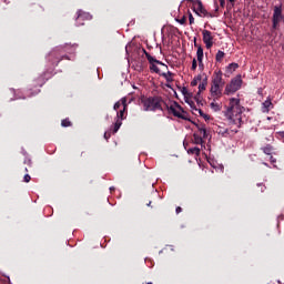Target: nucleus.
Instances as JSON below:
<instances>
[{
  "instance_id": "1",
  "label": "nucleus",
  "mask_w": 284,
  "mask_h": 284,
  "mask_svg": "<svg viewBox=\"0 0 284 284\" xmlns=\"http://www.w3.org/2000/svg\"><path fill=\"white\" fill-rule=\"evenodd\" d=\"M244 110L245 109L243 106H241L240 99L231 98L230 104H229V108L226 111V118L229 119V121L231 123L241 128V123L243 122L242 114H243Z\"/></svg>"
},
{
  "instance_id": "2",
  "label": "nucleus",
  "mask_w": 284,
  "mask_h": 284,
  "mask_svg": "<svg viewBox=\"0 0 284 284\" xmlns=\"http://www.w3.org/2000/svg\"><path fill=\"white\" fill-rule=\"evenodd\" d=\"M140 103L143 106L144 112H156V110H160L161 112H163V98L159 95H154V97L142 95L140 98Z\"/></svg>"
},
{
  "instance_id": "3",
  "label": "nucleus",
  "mask_w": 284,
  "mask_h": 284,
  "mask_svg": "<svg viewBox=\"0 0 284 284\" xmlns=\"http://www.w3.org/2000/svg\"><path fill=\"white\" fill-rule=\"evenodd\" d=\"M70 50H72V45L70 44L55 47L50 51L47 59L48 61H50L51 65L54 68L59 65V61H61V59H68V61H70V58L67 55L68 52H70Z\"/></svg>"
},
{
  "instance_id": "4",
  "label": "nucleus",
  "mask_w": 284,
  "mask_h": 284,
  "mask_svg": "<svg viewBox=\"0 0 284 284\" xmlns=\"http://www.w3.org/2000/svg\"><path fill=\"white\" fill-rule=\"evenodd\" d=\"M197 132L193 134V143L195 145H201V148L205 146V140L207 139V129H205V124H195Z\"/></svg>"
},
{
  "instance_id": "5",
  "label": "nucleus",
  "mask_w": 284,
  "mask_h": 284,
  "mask_svg": "<svg viewBox=\"0 0 284 284\" xmlns=\"http://www.w3.org/2000/svg\"><path fill=\"white\" fill-rule=\"evenodd\" d=\"M192 3V10L197 14V17H214V14L207 12V9L203 7V2L201 0H186Z\"/></svg>"
},
{
  "instance_id": "6",
  "label": "nucleus",
  "mask_w": 284,
  "mask_h": 284,
  "mask_svg": "<svg viewBox=\"0 0 284 284\" xmlns=\"http://www.w3.org/2000/svg\"><path fill=\"white\" fill-rule=\"evenodd\" d=\"M241 85H243V80L241 79V75L235 77L231 80L229 84H226L224 94H234V92H239L241 90Z\"/></svg>"
},
{
  "instance_id": "7",
  "label": "nucleus",
  "mask_w": 284,
  "mask_h": 284,
  "mask_svg": "<svg viewBox=\"0 0 284 284\" xmlns=\"http://www.w3.org/2000/svg\"><path fill=\"white\" fill-rule=\"evenodd\" d=\"M166 108L170 114H173V116L182 119L183 121H187V113L182 109L181 104H179L178 102H173V104Z\"/></svg>"
},
{
  "instance_id": "8",
  "label": "nucleus",
  "mask_w": 284,
  "mask_h": 284,
  "mask_svg": "<svg viewBox=\"0 0 284 284\" xmlns=\"http://www.w3.org/2000/svg\"><path fill=\"white\" fill-rule=\"evenodd\" d=\"M283 20V9L278 6L274 7L273 18H272V30H278V26Z\"/></svg>"
},
{
  "instance_id": "9",
  "label": "nucleus",
  "mask_w": 284,
  "mask_h": 284,
  "mask_svg": "<svg viewBox=\"0 0 284 284\" xmlns=\"http://www.w3.org/2000/svg\"><path fill=\"white\" fill-rule=\"evenodd\" d=\"M92 19V14L83 11V10H79L77 12V18H75V26H84V21H91Z\"/></svg>"
},
{
  "instance_id": "10",
  "label": "nucleus",
  "mask_w": 284,
  "mask_h": 284,
  "mask_svg": "<svg viewBox=\"0 0 284 284\" xmlns=\"http://www.w3.org/2000/svg\"><path fill=\"white\" fill-rule=\"evenodd\" d=\"M203 43L205 44L207 50H211L212 45H214V37L212 36V31L203 30L202 31Z\"/></svg>"
},
{
  "instance_id": "11",
  "label": "nucleus",
  "mask_w": 284,
  "mask_h": 284,
  "mask_svg": "<svg viewBox=\"0 0 284 284\" xmlns=\"http://www.w3.org/2000/svg\"><path fill=\"white\" fill-rule=\"evenodd\" d=\"M211 97L214 98V101L221 99V97H223V87L219 85V84H212L211 83Z\"/></svg>"
},
{
  "instance_id": "12",
  "label": "nucleus",
  "mask_w": 284,
  "mask_h": 284,
  "mask_svg": "<svg viewBox=\"0 0 284 284\" xmlns=\"http://www.w3.org/2000/svg\"><path fill=\"white\" fill-rule=\"evenodd\" d=\"M211 83L214 85H221L223 88L225 85V81L223 80V71H214Z\"/></svg>"
},
{
  "instance_id": "13",
  "label": "nucleus",
  "mask_w": 284,
  "mask_h": 284,
  "mask_svg": "<svg viewBox=\"0 0 284 284\" xmlns=\"http://www.w3.org/2000/svg\"><path fill=\"white\" fill-rule=\"evenodd\" d=\"M121 103L123 109L118 112V120L121 119V121H123L125 119V114H128V98H122Z\"/></svg>"
},
{
  "instance_id": "14",
  "label": "nucleus",
  "mask_w": 284,
  "mask_h": 284,
  "mask_svg": "<svg viewBox=\"0 0 284 284\" xmlns=\"http://www.w3.org/2000/svg\"><path fill=\"white\" fill-rule=\"evenodd\" d=\"M202 82L199 84V92L197 94H201V92H204L205 88H207V75L203 74Z\"/></svg>"
},
{
  "instance_id": "15",
  "label": "nucleus",
  "mask_w": 284,
  "mask_h": 284,
  "mask_svg": "<svg viewBox=\"0 0 284 284\" xmlns=\"http://www.w3.org/2000/svg\"><path fill=\"white\" fill-rule=\"evenodd\" d=\"M196 57H197V63H200V65H203V47L201 45L197 47Z\"/></svg>"
},
{
  "instance_id": "16",
  "label": "nucleus",
  "mask_w": 284,
  "mask_h": 284,
  "mask_svg": "<svg viewBox=\"0 0 284 284\" xmlns=\"http://www.w3.org/2000/svg\"><path fill=\"white\" fill-rule=\"evenodd\" d=\"M262 152H264V154L272 155L274 154V148L272 146V144H266L262 148Z\"/></svg>"
},
{
  "instance_id": "17",
  "label": "nucleus",
  "mask_w": 284,
  "mask_h": 284,
  "mask_svg": "<svg viewBox=\"0 0 284 284\" xmlns=\"http://www.w3.org/2000/svg\"><path fill=\"white\" fill-rule=\"evenodd\" d=\"M191 108L195 110V112H199L200 116H203L206 121H210V115L205 114L203 110L196 109V106H194V103L191 104Z\"/></svg>"
},
{
  "instance_id": "18",
  "label": "nucleus",
  "mask_w": 284,
  "mask_h": 284,
  "mask_svg": "<svg viewBox=\"0 0 284 284\" xmlns=\"http://www.w3.org/2000/svg\"><path fill=\"white\" fill-rule=\"evenodd\" d=\"M223 59H225V52L219 50L217 53L215 54V61L217 63H221V61H223Z\"/></svg>"
},
{
  "instance_id": "19",
  "label": "nucleus",
  "mask_w": 284,
  "mask_h": 284,
  "mask_svg": "<svg viewBox=\"0 0 284 284\" xmlns=\"http://www.w3.org/2000/svg\"><path fill=\"white\" fill-rule=\"evenodd\" d=\"M162 77H164L168 83H172L174 81L172 79V77H174V73H172L171 71H168L166 73H162Z\"/></svg>"
},
{
  "instance_id": "20",
  "label": "nucleus",
  "mask_w": 284,
  "mask_h": 284,
  "mask_svg": "<svg viewBox=\"0 0 284 284\" xmlns=\"http://www.w3.org/2000/svg\"><path fill=\"white\" fill-rule=\"evenodd\" d=\"M199 81H203V75L199 74L191 81L192 88H196V85H199Z\"/></svg>"
},
{
  "instance_id": "21",
  "label": "nucleus",
  "mask_w": 284,
  "mask_h": 284,
  "mask_svg": "<svg viewBox=\"0 0 284 284\" xmlns=\"http://www.w3.org/2000/svg\"><path fill=\"white\" fill-rule=\"evenodd\" d=\"M146 59L149 63H156L158 65H165L163 62L156 60L154 57H151L150 54H146Z\"/></svg>"
},
{
  "instance_id": "22",
  "label": "nucleus",
  "mask_w": 284,
  "mask_h": 284,
  "mask_svg": "<svg viewBox=\"0 0 284 284\" xmlns=\"http://www.w3.org/2000/svg\"><path fill=\"white\" fill-rule=\"evenodd\" d=\"M121 125H123V122H121V120H116L113 126V134H116L119 132Z\"/></svg>"
},
{
  "instance_id": "23",
  "label": "nucleus",
  "mask_w": 284,
  "mask_h": 284,
  "mask_svg": "<svg viewBox=\"0 0 284 284\" xmlns=\"http://www.w3.org/2000/svg\"><path fill=\"white\" fill-rule=\"evenodd\" d=\"M189 154H195V156H200L201 149H199V146L191 148V149H189Z\"/></svg>"
},
{
  "instance_id": "24",
  "label": "nucleus",
  "mask_w": 284,
  "mask_h": 284,
  "mask_svg": "<svg viewBox=\"0 0 284 284\" xmlns=\"http://www.w3.org/2000/svg\"><path fill=\"white\" fill-rule=\"evenodd\" d=\"M150 70L151 72H155V74H159L161 72L159 67H156L155 62L150 63Z\"/></svg>"
},
{
  "instance_id": "25",
  "label": "nucleus",
  "mask_w": 284,
  "mask_h": 284,
  "mask_svg": "<svg viewBox=\"0 0 284 284\" xmlns=\"http://www.w3.org/2000/svg\"><path fill=\"white\" fill-rule=\"evenodd\" d=\"M211 109L214 110V112H221V104H219L216 102H212Z\"/></svg>"
},
{
  "instance_id": "26",
  "label": "nucleus",
  "mask_w": 284,
  "mask_h": 284,
  "mask_svg": "<svg viewBox=\"0 0 284 284\" xmlns=\"http://www.w3.org/2000/svg\"><path fill=\"white\" fill-rule=\"evenodd\" d=\"M62 128H70L72 125V122H70V119H64L61 122Z\"/></svg>"
},
{
  "instance_id": "27",
  "label": "nucleus",
  "mask_w": 284,
  "mask_h": 284,
  "mask_svg": "<svg viewBox=\"0 0 284 284\" xmlns=\"http://www.w3.org/2000/svg\"><path fill=\"white\" fill-rule=\"evenodd\" d=\"M178 23H180L181 26H185V23H187V17L183 16L180 19H176Z\"/></svg>"
},
{
  "instance_id": "28",
  "label": "nucleus",
  "mask_w": 284,
  "mask_h": 284,
  "mask_svg": "<svg viewBox=\"0 0 284 284\" xmlns=\"http://www.w3.org/2000/svg\"><path fill=\"white\" fill-rule=\"evenodd\" d=\"M276 139L284 143V131L276 132Z\"/></svg>"
},
{
  "instance_id": "29",
  "label": "nucleus",
  "mask_w": 284,
  "mask_h": 284,
  "mask_svg": "<svg viewBox=\"0 0 284 284\" xmlns=\"http://www.w3.org/2000/svg\"><path fill=\"white\" fill-rule=\"evenodd\" d=\"M187 12H189V23L190 26H192L194 24V16H192V12H190V10Z\"/></svg>"
},
{
  "instance_id": "30",
  "label": "nucleus",
  "mask_w": 284,
  "mask_h": 284,
  "mask_svg": "<svg viewBox=\"0 0 284 284\" xmlns=\"http://www.w3.org/2000/svg\"><path fill=\"white\" fill-rule=\"evenodd\" d=\"M196 68H199V63L196 62L195 58L193 59L192 61V67H191V70H196Z\"/></svg>"
},
{
  "instance_id": "31",
  "label": "nucleus",
  "mask_w": 284,
  "mask_h": 284,
  "mask_svg": "<svg viewBox=\"0 0 284 284\" xmlns=\"http://www.w3.org/2000/svg\"><path fill=\"white\" fill-rule=\"evenodd\" d=\"M121 105H123V103L120 101L115 102V104L113 105V109L116 111L119 110V108H121Z\"/></svg>"
},
{
  "instance_id": "32",
  "label": "nucleus",
  "mask_w": 284,
  "mask_h": 284,
  "mask_svg": "<svg viewBox=\"0 0 284 284\" xmlns=\"http://www.w3.org/2000/svg\"><path fill=\"white\" fill-rule=\"evenodd\" d=\"M229 68H230V70H237V68H239V63H231L230 65H229Z\"/></svg>"
},
{
  "instance_id": "33",
  "label": "nucleus",
  "mask_w": 284,
  "mask_h": 284,
  "mask_svg": "<svg viewBox=\"0 0 284 284\" xmlns=\"http://www.w3.org/2000/svg\"><path fill=\"white\" fill-rule=\"evenodd\" d=\"M264 108H266V110H268V108L272 105V101L270 100H266L264 103H263Z\"/></svg>"
},
{
  "instance_id": "34",
  "label": "nucleus",
  "mask_w": 284,
  "mask_h": 284,
  "mask_svg": "<svg viewBox=\"0 0 284 284\" xmlns=\"http://www.w3.org/2000/svg\"><path fill=\"white\" fill-rule=\"evenodd\" d=\"M110 136H112V132H110V131L104 132L105 141H109Z\"/></svg>"
},
{
  "instance_id": "35",
  "label": "nucleus",
  "mask_w": 284,
  "mask_h": 284,
  "mask_svg": "<svg viewBox=\"0 0 284 284\" xmlns=\"http://www.w3.org/2000/svg\"><path fill=\"white\" fill-rule=\"evenodd\" d=\"M24 163L28 164V165H31L32 164V160H30V158H26L24 159Z\"/></svg>"
},
{
  "instance_id": "36",
  "label": "nucleus",
  "mask_w": 284,
  "mask_h": 284,
  "mask_svg": "<svg viewBox=\"0 0 284 284\" xmlns=\"http://www.w3.org/2000/svg\"><path fill=\"white\" fill-rule=\"evenodd\" d=\"M175 212H176V214H181V212H183V209H182L181 206H178V207L175 209Z\"/></svg>"
},
{
  "instance_id": "37",
  "label": "nucleus",
  "mask_w": 284,
  "mask_h": 284,
  "mask_svg": "<svg viewBox=\"0 0 284 284\" xmlns=\"http://www.w3.org/2000/svg\"><path fill=\"white\" fill-rule=\"evenodd\" d=\"M221 8H225V0H220Z\"/></svg>"
},
{
  "instance_id": "38",
  "label": "nucleus",
  "mask_w": 284,
  "mask_h": 284,
  "mask_svg": "<svg viewBox=\"0 0 284 284\" xmlns=\"http://www.w3.org/2000/svg\"><path fill=\"white\" fill-rule=\"evenodd\" d=\"M40 90L36 91L34 93L27 94V97H34V94H39Z\"/></svg>"
},
{
  "instance_id": "39",
  "label": "nucleus",
  "mask_w": 284,
  "mask_h": 284,
  "mask_svg": "<svg viewBox=\"0 0 284 284\" xmlns=\"http://www.w3.org/2000/svg\"><path fill=\"white\" fill-rule=\"evenodd\" d=\"M14 99H26V95H16Z\"/></svg>"
},
{
  "instance_id": "40",
  "label": "nucleus",
  "mask_w": 284,
  "mask_h": 284,
  "mask_svg": "<svg viewBox=\"0 0 284 284\" xmlns=\"http://www.w3.org/2000/svg\"><path fill=\"white\" fill-rule=\"evenodd\" d=\"M271 163H276V159L274 156L271 155Z\"/></svg>"
},
{
  "instance_id": "41",
  "label": "nucleus",
  "mask_w": 284,
  "mask_h": 284,
  "mask_svg": "<svg viewBox=\"0 0 284 284\" xmlns=\"http://www.w3.org/2000/svg\"><path fill=\"white\" fill-rule=\"evenodd\" d=\"M199 43H196V38H194V47L199 49Z\"/></svg>"
},
{
  "instance_id": "42",
  "label": "nucleus",
  "mask_w": 284,
  "mask_h": 284,
  "mask_svg": "<svg viewBox=\"0 0 284 284\" xmlns=\"http://www.w3.org/2000/svg\"><path fill=\"white\" fill-rule=\"evenodd\" d=\"M142 52L145 54V57H148V54H150L145 49H142Z\"/></svg>"
},
{
  "instance_id": "43",
  "label": "nucleus",
  "mask_w": 284,
  "mask_h": 284,
  "mask_svg": "<svg viewBox=\"0 0 284 284\" xmlns=\"http://www.w3.org/2000/svg\"><path fill=\"white\" fill-rule=\"evenodd\" d=\"M23 179H32L30 174H24Z\"/></svg>"
},
{
  "instance_id": "44",
  "label": "nucleus",
  "mask_w": 284,
  "mask_h": 284,
  "mask_svg": "<svg viewBox=\"0 0 284 284\" xmlns=\"http://www.w3.org/2000/svg\"><path fill=\"white\" fill-rule=\"evenodd\" d=\"M114 190H116L114 186H111V187H110L111 194H112V192H114Z\"/></svg>"
},
{
  "instance_id": "45",
  "label": "nucleus",
  "mask_w": 284,
  "mask_h": 284,
  "mask_svg": "<svg viewBox=\"0 0 284 284\" xmlns=\"http://www.w3.org/2000/svg\"><path fill=\"white\" fill-rule=\"evenodd\" d=\"M22 154H23L24 156H28V152H26V150H22Z\"/></svg>"
},
{
  "instance_id": "46",
  "label": "nucleus",
  "mask_w": 284,
  "mask_h": 284,
  "mask_svg": "<svg viewBox=\"0 0 284 284\" xmlns=\"http://www.w3.org/2000/svg\"><path fill=\"white\" fill-rule=\"evenodd\" d=\"M24 183H30V179H24Z\"/></svg>"
},
{
  "instance_id": "47",
  "label": "nucleus",
  "mask_w": 284,
  "mask_h": 284,
  "mask_svg": "<svg viewBox=\"0 0 284 284\" xmlns=\"http://www.w3.org/2000/svg\"><path fill=\"white\" fill-rule=\"evenodd\" d=\"M199 68H203V62H202V64L199 62Z\"/></svg>"
},
{
  "instance_id": "48",
  "label": "nucleus",
  "mask_w": 284,
  "mask_h": 284,
  "mask_svg": "<svg viewBox=\"0 0 284 284\" xmlns=\"http://www.w3.org/2000/svg\"><path fill=\"white\" fill-rule=\"evenodd\" d=\"M41 85H43V81L40 82L39 87L41 88Z\"/></svg>"
},
{
  "instance_id": "49",
  "label": "nucleus",
  "mask_w": 284,
  "mask_h": 284,
  "mask_svg": "<svg viewBox=\"0 0 284 284\" xmlns=\"http://www.w3.org/2000/svg\"><path fill=\"white\" fill-rule=\"evenodd\" d=\"M230 1V3H234V1H236V0H229Z\"/></svg>"
},
{
  "instance_id": "50",
  "label": "nucleus",
  "mask_w": 284,
  "mask_h": 284,
  "mask_svg": "<svg viewBox=\"0 0 284 284\" xmlns=\"http://www.w3.org/2000/svg\"><path fill=\"white\" fill-rule=\"evenodd\" d=\"M150 205H152V202H149V203H148V206H150Z\"/></svg>"
}]
</instances>
